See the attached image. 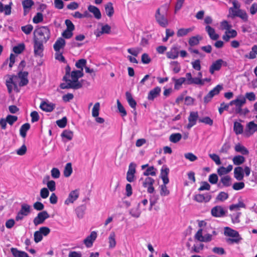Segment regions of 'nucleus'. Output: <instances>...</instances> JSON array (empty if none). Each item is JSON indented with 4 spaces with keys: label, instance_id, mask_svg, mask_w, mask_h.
Here are the masks:
<instances>
[{
    "label": "nucleus",
    "instance_id": "9",
    "mask_svg": "<svg viewBox=\"0 0 257 257\" xmlns=\"http://www.w3.org/2000/svg\"><path fill=\"white\" fill-rule=\"evenodd\" d=\"M246 103V99L244 96L239 95L236 98L229 102L230 105H234L235 106V111L237 113H240L241 108Z\"/></svg>",
    "mask_w": 257,
    "mask_h": 257
},
{
    "label": "nucleus",
    "instance_id": "34",
    "mask_svg": "<svg viewBox=\"0 0 257 257\" xmlns=\"http://www.w3.org/2000/svg\"><path fill=\"white\" fill-rule=\"evenodd\" d=\"M233 169L231 165H228L226 168L224 167H220L217 169V173L219 176L226 174L230 172Z\"/></svg>",
    "mask_w": 257,
    "mask_h": 257
},
{
    "label": "nucleus",
    "instance_id": "39",
    "mask_svg": "<svg viewBox=\"0 0 257 257\" xmlns=\"http://www.w3.org/2000/svg\"><path fill=\"white\" fill-rule=\"evenodd\" d=\"M234 150L236 152L240 153L244 155H247L249 153L247 149L240 144L235 145Z\"/></svg>",
    "mask_w": 257,
    "mask_h": 257
},
{
    "label": "nucleus",
    "instance_id": "54",
    "mask_svg": "<svg viewBox=\"0 0 257 257\" xmlns=\"http://www.w3.org/2000/svg\"><path fill=\"white\" fill-rule=\"evenodd\" d=\"M25 48L24 44H19L13 48V51L16 54H20L24 50Z\"/></svg>",
    "mask_w": 257,
    "mask_h": 257
},
{
    "label": "nucleus",
    "instance_id": "51",
    "mask_svg": "<svg viewBox=\"0 0 257 257\" xmlns=\"http://www.w3.org/2000/svg\"><path fill=\"white\" fill-rule=\"evenodd\" d=\"M245 204L243 202L239 201L237 204L231 205L229 206V209L231 211H233L238 210L239 208H245Z\"/></svg>",
    "mask_w": 257,
    "mask_h": 257
},
{
    "label": "nucleus",
    "instance_id": "62",
    "mask_svg": "<svg viewBox=\"0 0 257 257\" xmlns=\"http://www.w3.org/2000/svg\"><path fill=\"white\" fill-rule=\"evenodd\" d=\"M143 174L146 176H148L149 175L155 176L156 173L154 167H150L144 172Z\"/></svg>",
    "mask_w": 257,
    "mask_h": 257
},
{
    "label": "nucleus",
    "instance_id": "2",
    "mask_svg": "<svg viewBox=\"0 0 257 257\" xmlns=\"http://www.w3.org/2000/svg\"><path fill=\"white\" fill-rule=\"evenodd\" d=\"M217 234L215 229L210 225H205L199 229L195 235V238L201 242H209L212 239L213 236Z\"/></svg>",
    "mask_w": 257,
    "mask_h": 257
},
{
    "label": "nucleus",
    "instance_id": "63",
    "mask_svg": "<svg viewBox=\"0 0 257 257\" xmlns=\"http://www.w3.org/2000/svg\"><path fill=\"white\" fill-rule=\"evenodd\" d=\"M191 65L194 69L197 71H200L201 70V61L199 59L191 62Z\"/></svg>",
    "mask_w": 257,
    "mask_h": 257
},
{
    "label": "nucleus",
    "instance_id": "25",
    "mask_svg": "<svg viewBox=\"0 0 257 257\" xmlns=\"http://www.w3.org/2000/svg\"><path fill=\"white\" fill-rule=\"evenodd\" d=\"M237 35V32L235 30L231 29L230 28L227 31H225V34L222 36V39L225 41L228 42L230 39L236 37Z\"/></svg>",
    "mask_w": 257,
    "mask_h": 257
},
{
    "label": "nucleus",
    "instance_id": "17",
    "mask_svg": "<svg viewBox=\"0 0 257 257\" xmlns=\"http://www.w3.org/2000/svg\"><path fill=\"white\" fill-rule=\"evenodd\" d=\"M161 92V88L160 87H155L149 92L147 99L149 100L153 101L156 98L160 96Z\"/></svg>",
    "mask_w": 257,
    "mask_h": 257
},
{
    "label": "nucleus",
    "instance_id": "40",
    "mask_svg": "<svg viewBox=\"0 0 257 257\" xmlns=\"http://www.w3.org/2000/svg\"><path fill=\"white\" fill-rule=\"evenodd\" d=\"M243 125L239 122L235 121L233 124V131L236 135H240L243 133Z\"/></svg>",
    "mask_w": 257,
    "mask_h": 257
},
{
    "label": "nucleus",
    "instance_id": "35",
    "mask_svg": "<svg viewBox=\"0 0 257 257\" xmlns=\"http://www.w3.org/2000/svg\"><path fill=\"white\" fill-rule=\"evenodd\" d=\"M11 252L15 257H29L27 252L15 248H12Z\"/></svg>",
    "mask_w": 257,
    "mask_h": 257
},
{
    "label": "nucleus",
    "instance_id": "18",
    "mask_svg": "<svg viewBox=\"0 0 257 257\" xmlns=\"http://www.w3.org/2000/svg\"><path fill=\"white\" fill-rule=\"evenodd\" d=\"M154 182L155 181L153 178L148 177L143 183V186L147 188V191L149 193H152L154 191V188L153 186Z\"/></svg>",
    "mask_w": 257,
    "mask_h": 257
},
{
    "label": "nucleus",
    "instance_id": "59",
    "mask_svg": "<svg viewBox=\"0 0 257 257\" xmlns=\"http://www.w3.org/2000/svg\"><path fill=\"white\" fill-rule=\"evenodd\" d=\"M43 21V15L41 13H37L33 19L35 24H38Z\"/></svg>",
    "mask_w": 257,
    "mask_h": 257
},
{
    "label": "nucleus",
    "instance_id": "15",
    "mask_svg": "<svg viewBox=\"0 0 257 257\" xmlns=\"http://www.w3.org/2000/svg\"><path fill=\"white\" fill-rule=\"evenodd\" d=\"M97 236V232L95 231L91 232L89 235H88L83 241L84 244L87 247H90L92 246L94 241L95 240Z\"/></svg>",
    "mask_w": 257,
    "mask_h": 257
},
{
    "label": "nucleus",
    "instance_id": "33",
    "mask_svg": "<svg viewBox=\"0 0 257 257\" xmlns=\"http://www.w3.org/2000/svg\"><path fill=\"white\" fill-rule=\"evenodd\" d=\"M202 39V37L200 35L192 36L189 38L188 43L191 46H196L199 44Z\"/></svg>",
    "mask_w": 257,
    "mask_h": 257
},
{
    "label": "nucleus",
    "instance_id": "3",
    "mask_svg": "<svg viewBox=\"0 0 257 257\" xmlns=\"http://www.w3.org/2000/svg\"><path fill=\"white\" fill-rule=\"evenodd\" d=\"M83 76V72L82 70H74L71 73V79L66 81V84H62L61 88L62 89L72 88L78 89L80 88L82 85L81 82L78 81L79 78Z\"/></svg>",
    "mask_w": 257,
    "mask_h": 257
},
{
    "label": "nucleus",
    "instance_id": "60",
    "mask_svg": "<svg viewBox=\"0 0 257 257\" xmlns=\"http://www.w3.org/2000/svg\"><path fill=\"white\" fill-rule=\"evenodd\" d=\"M228 197V195L224 192H221L216 197V200L219 201H223L226 200Z\"/></svg>",
    "mask_w": 257,
    "mask_h": 257
},
{
    "label": "nucleus",
    "instance_id": "42",
    "mask_svg": "<svg viewBox=\"0 0 257 257\" xmlns=\"http://www.w3.org/2000/svg\"><path fill=\"white\" fill-rule=\"evenodd\" d=\"M30 125L28 123L23 124L20 130V135L24 138L26 137L27 132L30 129Z\"/></svg>",
    "mask_w": 257,
    "mask_h": 257
},
{
    "label": "nucleus",
    "instance_id": "29",
    "mask_svg": "<svg viewBox=\"0 0 257 257\" xmlns=\"http://www.w3.org/2000/svg\"><path fill=\"white\" fill-rule=\"evenodd\" d=\"M172 80L175 82L174 85V89L176 90H179L181 87L182 85L186 82L187 83V77H181L179 79H175V78H173Z\"/></svg>",
    "mask_w": 257,
    "mask_h": 257
},
{
    "label": "nucleus",
    "instance_id": "53",
    "mask_svg": "<svg viewBox=\"0 0 257 257\" xmlns=\"http://www.w3.org/2000/svg\"><path fill=\"white\" fill-rule=\"evenodd\" d=\"M220 181L225 187H228L231 185V178L229 176H225L222 177Z\"/></svg>",
    "mask_w": 257,
    "mask_h": 257
},
{
    "label": "nucleus",
    "instance_id": "32",
    "mask_svg": "<svg viewBox=\"0 0 257 257\" xmlns=\"http://www.w3.org/2000/svg\"><path fill=\"white\" fill-rule=\"evenodd\" d=\"M88 10L90 12L93 14L94 17L96 19L99 20L101 19V14L98 8L94 6L90 5L88 7Z\"/></svg>",
    "mask_w": 257,
    "mask_h": 257
},
{
    "label": "nucleus",
    "instance_id": "13",
    "mask_svg": "<svg viewBox=\"0 0 257 257\" xmlns=\"http://www.w3.org/2000/svg\"><path fill=\"white\" fill-rule=\"evenodd\" d=\"M212 198L209 193L197 194L194 196V200L199 203H207L210 201Z\"/></svg>",
    "mask_w": 257,
    "mask_h": 257
},
{
    "label": "nucleus",
    "instance_id": "28",
    "mask_svg": "<svg viewBox=\"0 0 257 257\" xmlns=\"http://www.w3.org/2000/svg\"><path fill=\"white\" fill-rule=\"evenodd\" d=\"M65 45V41L62 38H58L54 44L53 48L56 52L60 51L61 49L64 47Z\"/></svg>",
    "mask_w": 257,
    "mask_h": 257
},
{
    "label": "nucleus",
    "instance_id": "57",
    "mask_svg": "<svg viewBox=\"0 0 257 257\" xmlns=\"http://www.w3.org/2000/svg\"><path fill=\"white\" fill-rule=\"evenodd\" d=\"M86 64V60L84 59H81L77 61L75 63V66L77 68L80 69L83 72V67L85 66Z\"/></svg>",
    "mask_w": 257,
    "mask_h": 257
},
{
    "label": "nucleus",
    "instance_id": "38",
    "mask_svg": "<svg viewBox=\"0 0 257 257\" xmlns=\"http://www.w3.org/2000/svg\"><path fill=\"white\" fill-rule=\"evenodd\" d=\"M116 235L114 232L112 231L110 233L108 236L109 247L114 248L116 245L115 240Z\"/></svg>",
    "mask_w": 257,
    "mask_h": 257
},
{
    "label": "nucleus",
    "instance_id": "22",
    "mask_svg": "<svg viewBox=\"0 0 257 257\" xmlns=\"http://www.w3.org/2000/svg\"><path fill=\"white\" fill-rule=\"evenodd\" d=\"M205 31L211 40H216L219 38V35L215 32V29L211 26L207 25L205 27Z\"/></svg>",
    "mask_w": 257,
    "mask_h": 257
},
{
    "label": "nucleus",
    "instance_id": "30",
    "mask_svg": "<svg viewBox=\"0 0 257 257\" xmlns=\"http://www.w3.org/2000/svg\"><path fill=\"white\" fill-rule=\"evenodd\" d=\"M167 57L168 58L175 59L178 57V48L177 47H173L167 54Z\"/></svg>",
    "mask_w": 257,
    "mask_h": 257
},
{
    "label": "nucleus",
    "instance_id": "19",
    "mask_svg": "<svg viewBox=\"0 0 257 257\" xmlns=\"http://www.w3.org/2000/svg\"><path fill=\"white\" fill-rule=\"evenodd\" d=\"M211 215L213 216L216 217H220L223 216L225 213V211L223 208L221 206H216L213 207L211 209Z\"/></svg>",
    "mask_w": 257,
    "mask_h": 257
},
{
    "label": "nucleus",
    "instance_id": "11",
    "mask_svg": "<svg viewBox=\"0 0 257 257\" xmlns=\"http://www.w3.org/2000/svg\"><path fill=\"white\" fill-rule=\"evenodd\" d=\"M222 65H226V62L222 59H218L212 63L209 68V72L213 74L215 71H219Z\"/></svg>",
    "mask_w": 257,
    "mask_h": 257
},
{
    "label": "nucleus",
    "instance_id": "21",
    "mask_svg": "<svg viewBox=\"0 0 257 257\" xmlns=\"http://www.w3.org/2000/svg\"><path fill=\"white\" fill-rule=\"evenodd\" d=\"M42 42L34 39V52L35 55L41 56L43 50V45Z\"/></svg>",
    "mask_w": 257,
    "mask_h": 257
},
{
    "label": "nucleus",
    "instance_id": "4",
    "mask_svg": "<svg viewBox=\"0 0 257 257\" xmlns=\"http://www.w3.org/2000/svg\"><path fill=\"white\" fill-rule=\"evenodd\" d=\"M35 39L40 42H46L50 37V31L46 26L38 28L34 32Z\"/></svg>",
    "mask_w": 257,
    "mask_h": 257
},
{
    "label": "nucleus",
    "instance_id": "61",
    "mask_svg": "<svg viewBox=\"0 0 257 257\" xmlns=\"http://www.w3.org/2000/svg\"><path fill=\"white\" fill-rule=\"evenodd\" d=\"M231 25L226 20H224L220 23V29L226 30L227 31L231 28Z\"/></svg>",
    "mask_w": 257,
    "mask_h": 257
},
{
    "label": "nucleus",
    "instance_id": "12",
    "mask_svg": "<svg viewBox=\"0 0 257 257\" xmlns=\"http://www.w3.org/2000/svg\"><path fill=\"white\" fill-rule=\"evenodd\" d=\"M49 217V215L47 211H43L39 212L37 216L34 219V224L37 226L39 224H42L44 221Z\"/></svg>",
    "mask_w": 257,
    "mask_h": 257
},
{
    "label": "nucleus",
    "instance_id": "56",
    "mask_svg": "<svg viewBox=\"0 0 257 257\" xmlns=\"http://www.w3.org/2000/svg\"><path fill=\"white\" fill-rule=\"evenodd\" d=\"M117 106L119 112L122 116H125L127 113L123 105L121 104L119 100H117Z\"/></svg>",
    "mask_w": 257,
    "mask_h": 257
},
{
    "label": "nucleus",
    "instance_id": "43",
    "mask_svg": "<svg viewBox=\"0 0 257 257\" xmlns=\"http://www.w3.org/2000/svg\"><path fill=\"white\" fill-rule=\"evenodd\" d=\"M204 244L201 243H196L192 247L191 252L199 253L204 248Z\"/></svg>",
    "mask_w": 257,
    "mask_h": 257
},
{
    "label": "nucleus",
    "instance_id": "20",
    "mask_svg": "<svg viewBox=\"0 0 257 257\" xmlns=\"http://www.w3.org/2000/svg\"><path fill=\"white\" fill-rule=\"evenodd\" d=\"M55 105L49 101H43L41 103L40 107L46 112H51L55 108Z\"/></svg>",
    "mask_w": 257,
    "mask_h": 257
},
{
    "label": "nucleus",
    "instance_id": "7",
    "mask_svg": "<svg viewBox=\"0 0 257 257\" xmlns=\"http://www.w3.org/2000/svg\"><path fill=\"white\" fill-rule=\"evenodd\" d=\"M186 76L187 77V84L188 85H204V81L203 80V79H202V73L201 72H199L198 73L197 76L196 77H192V74L190 72L187 73L186 74Z\"/></svg>",
    "mask_w": 257,
    "mask_h": 257
},
{
    "label": "nucleus",
    "instance_id": "31",
    "mask_svg": "<svg viewBox=\"0 0 257 257\" xmlns=\"http://www.w3.org/2000/svg\"><path fill=\"white\" fill-rule=\"evenodd\" d=\"M234 178L238 181L243 179L244 177L243 170L241 167L235 168L234 170Z\"/></svg>",
    "mask_w": 257,
    "mask_h": 257
},
{
    "label": "nucleus",
    "instance_id": "1",
    "mask_svg": "<svg viewBox=\"0 0 257 257\" xmlns=\"http://www.w3.org/2000/svg\"><path fill=\"white\" fill-rule=\"evenodd\" d=\"M28 73L26 71L20 72L18 76L9 75L6 80V85L9 93L13 90L18 89V85L23 86L28 83Z\"/></svg>",
    "mask_w": 257,
    "mask_h": 257
},
{
    "label": "nucleus",
    "instance_id": "64",
    "mask_svg": "<svg viewBox=\"0 0 257 257\" xmlns=\"http://www.w3.org/2000/svg\"><path fill=\"white\" fill-rule=\"evenodd\" d=\"M209 156L215 163L216 165H219L221 164L220 157L218 155L215 154H209Z\"/></svg>",
    "mask_w": 257,
    "mask_h": 257
},
{
    "label": "nucleus",
    "instance_id": "8",
    "mask_svg": "<svg viewBox=\"0 0 257 257\" xmlns=\"http://www.w3.org/2000/svg\"><path fill=\"white\" fill-rule=\"evenodd\" d=\"M31 206L27 203H23L21 209L16 216V220L19 221L22 220L24 217L28 216L31 213Z\"/></svg>",
    "mask_w": 257,
    "mask_h": 257
},
{
    "label": "nucleus",
    "instance_id": "36",
    "mask_svg": "<svg viewBox=\"0 0 257 257\" xmlns=\"http://www.w3.org/2000/svg\"><path fill=\"white\" fill-rule=\"evenodd\" d=\"M125 96H126V99L130 106L132 108L135 109L136 105H137V103H136V101H135V100L133 98L131 93L129 92H126L125 93Z\"/></svg>",
    "mask_w": 257,
    "mask_h": 257
},
{
    "label": "nucleus",
    "instance_id": "46",
    "mask_svg": "<svg viewBox=\"0 0 257 257\" xmlns=\"http://www.w3.org/2000/svg\"><path fill=\"white\" fill-rule=\"evenodd\" d=\"M237 15L236 17H239L241 20H242L243 21L246 22L248 20V16L246 12L241 9L240 8L238 9L237 11Z\"/></svg>",
    "mask_w": 257,
    "mask_h": 257
},
{
    "label": "nucleus",
    "instance_id": "58",
    "mask_svg": "<svg viewBox=\"0 0 257 257\" xmlns=\"http://www.w3.org/2000/svg\"><path fill=\"white\" fill-rule=\"evenodd\" d=\"M22 31L26 35L31 33L33 30V26L31 25H27L21 27Z\"/></svg>",
    "mask_w": 257,
    "mask_h": 257
},
{
    "label": "nucleus",
    "instance_id": "41",
    "mask_svg": "<svg viewBox=\"0 0 257 257\" xmlns=\"http://www.w3.org/2000/svg\"><path fill=\"white\" fill-rule=\"evenodd\" d=\"M73 170L72 168V164L71 163H68L66 164L64 171L63 174L65 177H69L71 174L72 173Z\"/></svg>",
    "mask_w": 257,
    "mask_h": 257
},
{
    "label": "nucleus",
    "instance_id": "14",
    "mask_svg": "<svg viewBox=\"0 0 257 257\" xmlns=\"http://www.w3.org/2000/svg\"><path fill=\"white\" fill-rule=\"evenodd\" d=\"M199 115L197 111H191L188 116V123L187 125L188 129H190L196 124L198 119Z\"/></svg>",
    "mask_w": 257,
    "mask_h": 257
},
{
    "label": "nucleus",
    "instance_id": "16",
    "mask_svg": "<svg viewBox=\"0 0 257 257\" xmlns=\"http://www.w3.org/2000/svg\"><path fill=\"white\" fill-rule=\"evenodd\" d=\"M256 131L257 124L255 123L254 121H251L247 123L245 132L246 136L249 137L252 135Z\"/></svg>",
    "mask_w": 257,
    "mask_h": 257
},
{
    "label": "nucleus",
    "instance_id": "23",
    "mask_svg": "<svg viewBox=\"0 0 257 257\" xmlns=\"http://www.w3.org/2000/svg\"><path fill=\"white\" fill-rule=\"evenodd\" d=\"M22 4L24 10V14L26 15L34 6V2L32 0H24L22 1Z\"/></svg>",
    "mask_w": 257,
    "mask_h": 257
},
{
    "label": "nucleus",
    "instance_id": "45",
    "mask_svg": "<svg viewBox=\"0 0 257 257\" xmlns=\"http://www.w3.org/2000/svg\"><path fill=\"white\" fill-rule=\"evenodd\" d=\"M61 137L66 139L67 141L71 140L73 138V132L70 130H64L61 134Z\"/></svg>",
    "mask_w": 257,
    "mask_h": 257
},
{
    "label": "nucleus",
    "instance_id": "10",
    "mask_svg": "<svg viewBox=\"0 0 257 257\" xmlns=\"http://www.w3.org/2000/svg\"><path fill=\"white\" fill-rule=\"evenodd\" d=\"M79 194V189H78L71 191L64 202L65 204L68 205L71 203H73L78 198Z\"/></svg>",
    "mask_w": 257,
    "mask_h": 257
},
{
    "label": "nucleus",
    "instance_id": "47",
    "mask_svg": "<svg viewBox=\"0 0 257 257\" xmlns=\"http://www.w3.org/2000/svg\"><path fill=\"white\" fill-rule=\"evenodd\" d=\"M245 161V158L240 155L234 156L232 158V162L235 165H240L243 164Z\"/></svg>",
    "mask_w": 257,
    "mask_h": 257
},
{
    "label": "nucleus",
    "instance_id": "49",
    "mask_svg": "<svg viewBox=\"0 0 257 257\" xmlns=\"http://www.w3.org/2000/svg\"><path fill=\"white\" fill-rule=\"evenodd\" d=\"M257 55V45H254L251 48V50L248 55H245V57L250 59H254Z\"/></svg>",
    "mask_w": 257,
    "mask_h": 257
},
{
    "label": "nucleus",
    "instance_id": "26",
    "mask_svg": "<svg viewBox=\"0 0 257 257\" xmlns=\"http://www.w3.org/2000/svg\"><path fill=\"white\" fill-rule=\"evenodd\" d=\"M169 172V169L166 166H163L161 172V178L163 181V185H166L169 182V180L168 178V174Z\"/></svg>",
    "mask_w": 257,
    "mask_h": 257
},
{
    "label": "nucleus",
    "instance_id": "6",
    "mask_svg": "<svg viewBox=\"0 0 257 257\" xmlns=\"http://www.w3.org/2000/svg\"><path fill=\"white\" fill-rule=\"evenodd\" d=\"M224 235L232 237L227 239V241L230 243H238L242 239L237 231L228 227L224 228Z\"/></svg>",
    "mask_w": 257,
    "mask_h": 257
},
{
    "label": "nucleus",
    "instance_id": "44",
    "mask_svg": "<svg viewBox=\"0 0 257 257\" xmlns=\"http://www.w3.org/2000/svg\"><path fill=\"white\" fill-rule=\"evenodd\" d=\"M110 29L111 28L108 25L106 24L103 25L101 27V31L97 32L95 33L96 36L99 37L103 34H108L110 31Z\"/></svg>",
    "mask_w": 257,
    "mask_h": 257
},
{
    "label": "nucleus",
    "instance_id": "52",
    "mask_svg": "<svg viewBox=\"0 0 257 257\" xmlns=\"http://www.w3.org/2000/svg\"><path fill=\"white\" fill-rule=\"evenodd\" d=\"M223 89L222 85L218 84L216 85L213 89L210 90L209 93L211 94L213 97L219 94L220 91Z\"/></svg>",
    "mask_w": 257,
    "mask_h": 257
},
{
    "label": "nucleus",
    "instance_id": "27",
    "mask_svg": "<svg viewBox=\"0 0 257 257\" xmlns=\"http://www.w3.org/2000/svg\"><path fill=\"white\" fill-rule=\"evenodd\" d=\"M140 205L141 203H139L136 207H134L130 210V214L132 217L137 218L140 216L142 213V211L140 209Z\"/></svg>",
    "mask_w": 257,
    "mask_h": 257
},
{
    "label": "nucleus",
    "instance_id": "37",
    "mask_svg": "<svg viewBox=\"0 0 257 257\" xmlns=\"http://www.w3.org/2000/svg\"><path fill=\"white\" fill-rule=\"evenodd\" d=\"M104 8L107 16L109 17H111L114 12L112 4L109 2L105 5Z\"/></svg>",
    "mask_w": 257,
    "mask_h": 257
},
{
    "label": "nucleus",
    "instance_id": "24",
    "mask_svg": "<svg viewBox=\"0 0 257 257\" xmlns=\"http://www.w3.org/2000/svg\"><path fill=\"white\" fill-rule=\"evenodd\" d=\"M195 27H192L188 28H181L178 30L176 35L178 37H183L186 36L189 33L194 30Z\"/></svg>",
    "mask_w": 257,
    "mask_h": 257
},
{
    "label": "nucleus",
    "instance_id": "55",
    "mask_svg": "<svg viewBox=\"0 0 257 257\" xmlns=\"http://www.w3.org/2000/svg\"><path fill=\"white\" fill-rule=\"evenodd\" d=\"M128 53L137 57L142 51V49L139 47L129 48L127 50Z\"/></svg>",
    "mask_w": 257,
    "mask_h": 257
},
{
    "label": "nucleus",
    "instance_id": "50",
    "mask_svg": "<svg viewBox=\"0 0 257 257\" xmlns=\"http://www.w3.org/2000/svg\"><path fill=\"white\" fill-rule=\"evenodd\" d=\"M182 138V135L179 133H175L172 134L169 138L170 142L173 143H176L180 141Z\"/></svg>",
    "mask_w": 257,
    "mask_h": 257
},
{
    "label": "nucleus",
    "instance_id": "48",
    "mask_svg": "<svg viewBox=\"0 0 257 257\" xmlns=\"http://www.w3.org/2000/svg\"><path fill=\"white\" fill-rule=\"evenodd\" d=\"M100 108V103L97 102H96L92 108V116L93 117L98 116L99 114V111Z\"/></svg>",
    "mask_w": 257,
    "mask_h": 257
},
{
    "label": "nucleus",
    "instance_id": "5",
    "mask_svg": "<svg viewBox=\"0 0 257 257\" xmlns=\"http://www.w3.org/2000/svg\"><path fill=\"white\" fill-rule=\"evenodd\" d=\"M166 11V8L162 6L158 8L156 12L155 17L156 21L159 24L160 26L163 28L166 27L168 25V21L167 19L165 12L163 11Z\"/></svg>",
    "mask_w": 257,
    "mask_h": 257
}]
</instances>
